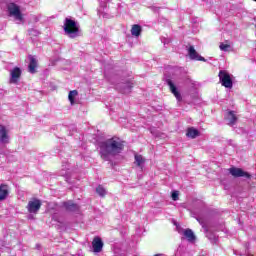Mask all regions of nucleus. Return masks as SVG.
I'll return each mask as SVG.
<instances>
[{
  "mask_svg": "<svg viewBox=\"0 0 256 256\" xmlns=\"http://www.w3.org/2000/svg\"><path fill=\"white\" fill-rule=\"evenodd\" d=\"M125 141L117 137H112L100 143V156L104 161H109V157H117L123 153Z\"/></svg>",
  "mask_w": 256,
  "mask_h": 256,
  "instance_id": "f257e3e1",
  "label": "nucleus"
},
{
  "mask_svg": "<svg viewBox=\"0 0 256 256\" xmlns=\"http://www.w3.org/2000/svg\"><path fill=\"white\" fill-rule=\"evenodd\" d=\"M65 35L70 37V39H75L79 37V25L77 22L71 18H65L63 26Z\"/></svg>",
  "mask_w": 256,
  "mask_h": 256,
  "instance_id": "f03ea898",
  "label": "nucleus"
},
{
  "mask_svg": "<svg viewBox=\"0 0 256 256\" xmlns=\"http://www.w3.org/2000/svg\"><path fill=\"white\" fill-rule=\"evenodd\" d=\"M218 77L222 87H225L226 89H233V79H231V74H229V72L220 70Z\"/></svg>",
  "mask_w": 256,
  "mask_h": 256,
  "instance_id": "7ed1b4c3",
  "label": "nucleus"
},
{
  "mask_svg": "<svg viewBox=\"0 0 256 256\" xmlns=\"http://www.w3.org/2000/svg\"><path fill=\"white\" fill-rule=\"evenodd\" d=\"M7 9L10 17H14L16 21L23 22V14L21 13V8L17 4L10 3L8 4Z\"/></svg>",
  "mask_w": 256,
  "mask_h": 256,
  "instance_id": "20e7f679",
  "label": "nucleus"
},
{
  "mask_svg": "<svg viewBox=\"0 0 256 256\" xmlns=\"http://www.w3.org/2000/svg\"><path fill=\"white\" fill-rule=\"evenodd\" d=\"M228 171L232 177H245L246 179H251V174L249 172H245L241 168L231 167L228 169Z\"/></svg>",
  "mask_w": 256,
  "mask_h": 256,
  "instance_id": "39448f33",
  "label": "nucleus"
},
{
  "mask_svg": "<svg viewBox=\"0 0 256 256\" xmlns=\"http://www.w3.org/2000/svg\"><path fill=\"white\" fill-rule=\"evenodd\" d=\"M41 205H43L41 200L34 198L28 202L26 209L30 213H38L39 209H41Z\"/></svg>",
  "mask_w": 256,
  "mask_h": 256,
  "instance_id": "423d86ee",
  "label": "nucleus"
},
{
  "mask_svg": "<svg viewBox=\"0 0 256 256\" xmlns=\"http://www.w3.org/2000/svg\"><path fill=\"white\" fill-rule=\"evenodd\" d=\"M166 83L170 89V92L172 93V95H174L177 101H183V97L181 96V93L179 92V90H177V86H175V84L173 83V80L167 79Z\"/></svg>",
  "mask_w": 256,
  "mask_h": 256,
  "instance_id": "0eeeda50",
  "label": "nucleus"
},
{
  "mask_svg": "<svg viewBox=\"0 0 256 256\" xmlns=\"http://www.w3.org/2000/svg\"><path fill=\"white\" fill-rule=\"evenodd\" d=\"M188 55L190 57V59H192V61H203L204 63L207 62V59H205V57L199 55V53H197V50H195L194 46H190L188 49Z\"/></svg>",
  "mask_w": 256,
  "mask_h": 256,
  "instance_id": "6e6552de",
  "label": "nucleus"
},
{
  "mask_svg": "<svg viewBox=\"0 0 256 256\" xmlns=\"http://www.w3.org/2000/svg\"><path fill=\"white\" fill-rule=\"evenodd\" d=\"M94 253H101L103 251V240L100 237H95L92 241Z\"/></svg>",
  "mask_w": 256,
  "mask_h": 256,
  "instance_id": "1a4fd4ad",
  "label": "nucleus"
},
{
  "mask_svg": "<svg viewBox=\"0 0 256 256\" xmlns=\"http://www.w3.org/2000/svg\"><path fill=\"white\" fill-rule=\"evenodd\" d=\"M10 83H19V79H21V68L15 67L11 73Z\"/></svg>",
  "mask_w": 256,
  "mask_h": 256,
  "instance_id": "9d476101",
  "label": "nucleus"
},
{
  "mask_svg": "<svg viewBox=\"0 0 256 256\" xmlns=\"http://www.w3.org/2000/svg\"><path fill=\"white\" fill-rule=\"evenodd\" d=\"M225 119H226V121H228V125L230 127H233V125H235V123H237L239 118H237V115L235 114V111L230 110V111H228Z\"/></svg>",
  "mask_w": 256,
  "mask_h": 256,
  "instance_id": "9b49d317",
  "label": "nucleus"
},
{
  "mask_svg": "<svg viewBox=\"0 0 256 256\" xmlns=\"http://www.w3.org/2000/svg\"><path fill=\"white\" fill-rule=\"evenodd\" d=\"M0 142L4 144L9 143V134L4 125H0Z\"/></svg>",
  "mask_w": 256,
  "mask_h": 256,
  "instance_id": "f8f14e48",
  "label": "nucleus"
},
{
  "mask_svg": "<svg viewBox=\"0 0 256 256\" xmlns=\"http://www.w3.org/2000/svg\"><path fill=\"white\" fill-rule=\"evenodd\" d=\"M201 133L195 127H190L186 131V137L189 139H197Z\"/></svg>",
  "mask_w": 256,
  "mask_h": 256,
  "instance_id": "ddd939ff",
  "label": "nucleus"
},
{
  "mask_svg": "<svg viewBox=\"0 0 256 256\" xmlns=\"http://www.w3.org/2000/svg\"><path fill=\"white\" fill-rule=\"evenodd\" d=\"M9 195V186L7 184L0 185V201H5Z\"/></svg>",
  "mask_w": 256,
  "mask_h": 256,
  "instance_id": "4468645a",
  "label": "nucleus"
},
{
  "mask_svg": "<svg viewBox=\"0 0 256 256\" xmlns=\"http://www.w3.org/2000/svg\"><path fill=\"white\" fill-rule=\"evenodd\" d=\"M63 206L65 207L66 211H70L72 213H75V211H79V205L69 201V202H64Z\"/></svg>",
  "mask_w": 256,
  "mask_h": 256,
  "instance_id": "2eb2a0df",
  "label": "nucleus"
},
{
  "mask_svg": "<svg viewBox=\"0 0 256 256\" xmlns=\"http://www.w3.org/2000/svg\"><path fill=\"white\" fill-rule=\"evenodd\" d=\"M37 59L35 57L31 56L30 57V63L28 65V71L29 73H37Z\"/></svg>",
  "mask_w": 256,
  "mask_h": 256,
  "instance_id": "dca6fc26",
  "label": "nucleus"
},
{
  "mask_svg": "<svg viewBox=\"0 0 256 256\" xmlns=\"http://www.w3.org/2000/svg\"><path fill=\"white\" fill-rule=\"evenodd\" d=\"M184 237H186L187 241L192 243V241H195L197 237L195 236V233H193V230L191 229H186L184 230Z\"/></svg>",
  "mask_w": 256,
  "mask_h": 256,
  "instance_id": "f3484780",
  "label": "nucleus"
},
{
  "mask_svg": "<svg viewBox=\"0 0 256 256\" xmlns=\"http://www.w3.org/2000/svg\"><path fill=\"white\" fill-rule=\"evenodd\" d=\"M142 31L143 29L141 28V25L134 24L132 25V28H131V35H133V37H139Z\"/></svg>",
  "mask_w": 256,
  "mask_h": 256,
  "instance_id": "a211bd4d",
  "label": "nucleus"
},
{
  "mask_svg": "<svg viewBox=\"0 0 256 256\" xmlns=\"http://www.w3.org/2000/svg\"><path fill=\"white\" fill-rule=\"evenodd\" d=\"M133 89V82L126 81V83L122 86L121 93H131Z\"/></svg>",
  "mask_w": 256,
  "mask_h": 256,
  "instance_id": "6ab92c4d",
  "label": "nucleus"
},
{
  "mask_svg": "<svg viewBox=\"0 0 256 256\" xmlns=\"http://www.w3.org/2000/svg\"><path fill=\"white\" fill-rule=\"evenodd\" d=\"M79 95V92L77 90H72L68 94V99L71 103V105H75V98Z\"/></svg>",
  "mask_w": 256,
  "mask_h": 256,
  "instance_id": "aec40b11",
  "label": "nucleus"
},
{
  "mask_svg": "<svg viewBox=\"0 0 256 256\" xmlns=\"http://www.w3.org/2000/svg\"><path fill=\"white\" fill-rule=\"evenodd\" d=\"M134 159H135L134 163L137 165V167H141V165L145 163V158H143V155L136 154L134 156Z\"/></svg>",
  "mask_w": 256,
  "mask_h": 256,
  "instance_id": "412c9836",
  "label": "nucleus"
},
{
  "mask_svg": "<svg viewBox=\"0 0 256 256\" xmlns=\"http://www.w3.org/2000/svg\"><path fill=\"white\" fill-rule=\"evenodd\" d=\"M96 193L100 196V197H105V195H107V190H105L101 185H99L96 188Z\"/></svg>",
  "mask_w": 256,
  "mask_h": 256,
  "instance_id": "4be33fe9",
  "label": "nucleus"
},
{
  "mask_svg": "<svg viewBox=\"0 0 256 256\" xmlns=\"http://www.w3.org/2000/svg\"><path fill=\"white\" fill-rule=\"evenodd\" d=\"M219 47L221 51H229V49H231V45L224 43H221Z\"/></svg>",
  "mask_w": 256,
  "mask_h": 256,
  "instance_id": "5701e85b",
  "label": "nucleus"
},
{
  "mask_svg": "<svg viewBox=\"0 0 256 256\" xmlns=\"http://www.w3.org/2000/svg\"><path fill=\"white\" fill-rule=\"evenodd\" d=\"M171 197H172L173 201H179V193L178 192H173Z\"/></svg>",
  "mask_w": 256,
  "mask_h": 256,
  "instance_id": "b1692460",
  "label": "nucleus"
},
{
  "mask_svg": "<svg viewBox=\"0 0 256 256\" xmlns=\"http://www.w3.org/2000/svg\"><path fill=\"white\" fill-rule=\"evenodd\" d=\"M154 256H163V254H155Z\"/></svg>",
  "mask_w": 256,
  "mask_h": 256,
  "instance_id": "393cba45",
  "label": "nucleus"
},
{
  "mask_svg": "<svg viewBox=\"0 0 256 256\" xmlns=\"http://www.w3.org/2000/svg\"><path fill=\"white\" fill-rule=\"evenodd\" d=\"M253 1H255V2H256V0H253Z\"/></svg>",
  "mask_w": 256,
  "mask_h": 256,
  "instance_id": "a878e982",
  "label": "nucleus"
}]
</instances>
